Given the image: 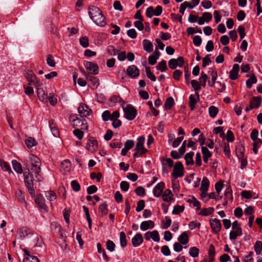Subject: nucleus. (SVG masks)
<instances>
[{
	"label": "nucleus",
	"mask_w": 262,
	"mask_h": 262,
	"mask_svg": "<svg viewBox=\"0 0 262 262\" xmlns=\"http://www.w3.org/2000/svg\"><path fill=\"white\" fill-rule=\"evenodd\" d=\"M23 162L28 170L24 172L25 183L30 193L33 194L34 193L33 181L39 182L42 180L40 170L41 161L35 155L30 154L28 158L24 160Z\"/></svg>",
	"instance_id": "f257e3e1"
},
{
	"label": "nucleus",
	"mask_w": 262,
	"mask_h": 262,
	"mask_svg": "<svg viewBox=\"0 0 262 262\" xmlns=\"http://www.w3.org/2000/svg\"><path fill=\"white\" fill-rule=\"evenodd\" d=\"M89 14L91 19L99 26L105 25V18L100 9L97 7L91 6L89 7Z\"/></svg>",
	"instance_id": "f03ea898"
},
{
	"label": "nucleus",
	"mask_w": 262,
	"mask_h": 262,
	"mask_svg": "<svg viewBox=\"0 0 262 262\" xmlns=\"http://www.w3.org/2000/svg\"><path fill=\"white\" fill-rule=\"evenodd\" d=\"M71 120L72 122V125L74 128L77 127H80V128L82 129H87L88 128V126L86 123V120L85 119H80L77 118L76 116L75 117L71 116Z\"/></svg>",
	"instance_id": "7ed1b4c3"
},
{
	"label": "nucleus",
	"mask_w": 262,
	"mask_h": 262,
	"mask_svg": "<svg viewBox=\"0 0 262 262\" xmlns=\"http://www.w3.org/2000/svg\"><path fill=\"white\" fill-rule=\"evenodd\" d=\"M184 64V60L182 56H179L177 59H171L168 61V66L171 69H175L178 66L182 67Z\"/></svg>",
	"instance_id": "20e7f679"
},
{
	"label": "nucleus",
	"mask_w": 262,
	"mask_h": 262,
	"mask_svg": "<svg viewBox=\"0 0 262 262\" xmlns=\"http://www.w3.org/2000/svg\"><path fill=\"white\" fill-rule=\"evenodd\" d=\"M184 166L181 162H178L175 164L173 168L172 176L175 178L181 177L183 176Z\"/></svg>",
	"instance_id": "39448f33"
},
{
	"label": "nucleus",
	"mask_w": 262,
	"mask_h": 262,
	"mask_svg": "<svg viewBox=\"0 0 262 262\" xmlns=\"http://www.w3.org/2000/svg\"><path fill=\"white\" fill-rule=\"evenodd\" d=\"M83 75L85 76L88 81L91 83V87L93 89L98 88L99 85V80L96 77L86 73L83 70L81 71Z\"/></svg>",
	"instance_id": "423d86ee"
},
{
	"label": "nucleus",
	"mask_w": 262,
	"mask_h": 262,
	"mask_svg": "<svg viewBox=\"0 0 262 262\" xmlns=\"http://www.w3.org/2000/svg\"><path fill=\"white\" fill-rule=\"evenodd\" d=\"M17 233L20 239H23L26 237L29 236V235H33L34 234L31 229H29L27 227H23L17 231Z\"/></svg>",
	"instance_id": "0eeeda50"
},
{
	"label": "nucleus",
	"mask_w": 262,
	"mask_h": 262,
	"mask_svg": "<svg viewBox=\"0 0 262 262\" xmlns=\"http://www.w3.org/2000/svg\"><path fill=\"white\" fill-rule=\"evenodd\" d=\"M210 226L214 233H218L220 232L222 225L220 221L217 219H211L209 221Z\"/></svg>",
	"instance_id": "6e6552de"
},
{
	"label": "nucleus",
	"mask_w": 262,
	"mask_h": 262,
	"mask_svg": "<svg viewBox=\"0 0 262 262\" xmlns=\"http://www.w3.org/2000/svg\"><path fill=\"white\" fill-rule=\"evenodd\" d=\"M84 67L93 74L97 75L99 73L98 66L97 64L90 61L84 62Z\"/></svg>",
	"instance_id": "1a4fd4ad"
},
{
	"label": "nucleus",
	"mask_w": 262,
	"mask_h": 262,
	"mask_svg": "<svg viewBox=\"0 0 262 262\" xmlns=\"http://www.w3.org/2000/svg\"><path fill=\"white\" fill-rule=\"evenodd\" d=\"M189 105L190 110L193 111L195 107V105L200 100V96L198 92H195L194 94H191L189 96Z\"/></svg>",
	"instance_id": "9d476101"
},
{
	"label": "nucleus",
	"mask_w": 262,
	"mask_h": 262,
	"mask_svg": "<svg viewBox=\"0 0 262 262\" xmlns=\"http://www.w3.org/2000/svg\"><path fill=\"white\" fill-rule=\"evenodd\" d=\"M78 113L82 118L90 116L91 110L84 103H81L78 108Z\"/></svg>",
	"instance_id": "9b49d317"
},
{
	"label": "nucleus",
	"mask_w": 262,
	"mask_h": 262,
	"mask_svg": "<svg viewBox=\"0 0 262 262\" xmlns=\"http://www.w3.org/2000/svg\"><path fill=\"white\" fill-rule=\"evenodd\" d=\"M35 201L40 209H43L46 211H48V207L45 204V199L41 194L37 195Z\"/></svg>",
	"instance_id": "f8f14e48"
},
{
	"label": "nucleus",
	"mask_w": 262,
	"mask_h": 262,
	"mask_svg": "<svg viewBox=\"0 0 262 262\" xmlns=\"http://www.w3.org/2000/svg\"><path fill=\"white\" fill-rule=\"evenodd\" d=\"M124 112V117L129 120H131V104L123 102L121 104Z\"/></svg>",
	"instance_id": "ddd939ff"
},
{
	"label": "nucleus",
	"mask_w": 262,
	"mask_h": 262,
	"mask_svg": "<svg viewBox=\"0 0 262 262\" xmlns=\"http://www.w3.org/2000/svg\"><path fill=\"white\" fill-rule=\"evenodd\" d=\"M86 147L91 152L96 151L98 148L97 141L94 138H90L88 140Z\"/></svg>",
	"instance_id": "4468645a"
},
{
	"label": "nucleus",
	"mask_w": 262,
	"mask_h": 262,
	"mask_svg": "<svg viewBox=\"0 0 262 262\" xmlns=\"http://www.w3.org/2000/svg\"><path fill=\"white\" fill-rule=\"evenodd\" d=\"M239 66L237 63L233 64L232 69L229 72V77L232 80H236L238 78Z\"/></svg>",
	"instance_id": "2eb2a0df"
},
{
	"label": "nucleus",
	"mask_w": 262,
	"mask_h": 262,
	"mask_svg": "<svg viewBox=\"0 0 262 262\" xmlns=\"http://www.w3.org/2000/svg\"><path fill=\"white\" fill-rule=\"evenodd\" d=\"M26 77L30 84L37 86L38 81L36 76L32 71H28L26 74Z\"/></svg>",
	"instance_id": "dca6fc26"
},
{
	"label": "nucleus",
	"mask_w": 262,
	"mask_h": 262,
	"mask_svg": "<svg viewBox=\"0 0 262 262\" xmlns=\"http://www.w3.org/2000/svg\"><path fill=\"white\" fill-rule=\"evenodd\" d=\"M164 183L163 182H160L157 184L153 189V194L156 197H159L163 192L164 188Z\"/></svg>",
	"instance_id": "f3484780"
},
{
	"label": "nucleus",
	"mask_w": 262,
	"mask_h": 262,
	"mask_svg": "<svg viewBox=\"0 0 262 262\" xmlns=\"http://www.w3.org/2000/svg\"><path fill=\"white\" fill-rule=\"evenodd\" d=\"M23 251L24 252L27 257L24 258L23 262H40L39 259L35 256L31 255L30 252L26 249H23Z\"/></svg>",
	"instance_id": "a211bd4d"
},
{
	"label": "nucleus",
	"mask_w": 262,
	"mask_h": 262,
	"mask_svg": "<svg viewBox=\"0 0 262 262\" xmlns=\"http://www.w3.org/2000/svg\"><path fill=\"white\" fill-rule=\"evenodd\" d=\"M143 49L148 53L152 52L154 50V45L152 42L148 39H144L142 41Z\"/></svg>",
	"instance_id": "6ab92c4d"
},
{
	"label": "nucleus",
	"mask_w": 262,
	"mask_h": 262,
	"mask_svg": "<svg viewBox=\"0 0 262 262\" xmlns=\"http://www.w3.org/2000/svg\"><path fill=\"white\" fill-rule=\"evenodd\" d=\"M37 96L39 100L42 102H47L48 94L41 88H37Z\"/></svg>",
	"instance_id": "aec40b11"
},
{
	"label": "nucleus",
	"mask_w": 262,
	"mask_h": 262,
	"mask_svg": "<svg viewBox=\"0 0 262 262\" xmlns=\"http://www.w3.org/2000/svg\"><path fill=\"white\" fill-rule=\"evenodd\" d=\"M71 163L69 160L63 161L60 165V170L64 172H69L71 169Z\"/></svg>",
	"instance_id": "412c9836"
},
{
	"label": "nucleus",
	"mask_w": 262,
	"mask_h": 262,
	"mask_svg": "<svg viewBox=\"0 0 262 262\" xmlns=\"http://www.w3.org/2000/svg\"><path fill=\"white\" fill-rule=\"evenodd\" d=\"M154 227V223L152 221H144L141 223L140 228L142 230L145 231L149 228H152Z\"/></svg>",
	"instance_id": "4be33fe9"
},
{
	"label": "nucleus",
	"mask_w": 262,
	"mask_h": 262,
	"mask_svg": "<svg viewBox=\"0 0 262 262\" xmlns=\"http://www.w3.org/2000/svg\"><path fill=\"white\" fill-rule=\"evenodd\" d=\"M46 198L50 202L51 206H52V202L57 199V195L55 192L53 190L46 191L45 193Z\"/></svg>",
	"instance_id": "5701e85b"
},
{
	"label": "nucleus",
	"mask_w": 262,
	"mask_h": 262,
	"mask_svg": "<svg viewBox=\"0 0 262 262\" xmlns=\"http://www.w3.org/2000/svg\"><path fill=\"white\" fill-rule=\"evenodd\" d=\"M143 242V237L140 233L137 234L132 238V244L134 247L139 246Z\"/></svg>",
	"instance_id": "b1692460"
},
{
	"label": "nucleus",
	"mask_w": 262,
	"mask_h": 262,
	"mask_svg": "<svg viewBox=\"0 0 262 262\" xmlns=\"http://www.w3.org/2000/svg\"><path fill=\"white\" fill-rule=\"evenodd\" d=\"M235 231H231L229 233V238L231 240L235 239L238 236L242 235V228H238L234 229Z\"/></svg>",
	"instance_id": "393cba45"
},
{
	"label": "nucleus",
	"mask_w": 262,
	"mask_h": 262,
	"mask_svg": "<svg viewBox=\"0 0 262 262\" xmlns=\"http://www.w3.org/2000/svg\"><path fill=\"white\" fill-rule=\"evenodd\" d=\"M49 125L50 128L51 132H52L53 135L54 137H58L59 136V133L56 124L54 123V122L52 120H49Z\"/></svg>",
	"instance_id": "a878e982"
},
{
	"label": "nucleus",
	"mask_w": 262,
	"mask_h": 262,
	"mask_svg": "<svg viewBox=\"0 0 262 262\" xmlns=\"http://www.w3.org/2000/svg\"><path fill=\"white\" fill-rule=\"evenodd\" d=\"M172 194L170 189H166L162 195V198L165 202H169L173 200Z\"/></svg>",
	"instance_id": "bb28decb"
},
{
	"label": "nucleus",
	"mask_w": 262,
	"mask_h": 262,
	"mask_svg": "<svg viewBox=\"0 0 262 262\" xmlns=\"http://www.w3.org/2000/svg\"><path fill=\"white\" fill-rule=\"evenodd\" d=\"M193 155L194 153L192 151L188 152L185 155L184 159L186 161V164L187 165H193L194 164L193 160Z\"/></svg>",
	"instance_id": "cd10ccee"
},
{
	"label": "nucleus",
	"mask_w": 262,
	"mask_h": 262,
	"mask_svg": "<svg viewBox=\"0 0 262 262\" xmlns=\"http://www.w3.org/2000/svg\"><path fill=\"white\" fill-rule=\"evenodd\" d=\"M0 166L3 170L7 171L9 174L13 173L8 163L3 160H0Z\"/></svg>",
	"instance_id": "c85d7f7f"
},
{
	"label": "nucleus",
	"mask_w": 262,
	"mask_h": 262,
	"mask_svg": "<svg viewBox=\"0 0 262 262\" xmlns=\"http://www.w3.org/2000/svg\"><path fill=\"white\" fill-rule=\"evenodd\" d=\"M209 187V181L208 178L206 177H204L203 178L201 186L200 188V190H203L204 191H207Z\"/></svg>",
	"instance_id": "c756f323"
},
{
	"label": "nucleus",
	"mask_w": 262,
	"mask_h": 262,
	"mask_svg": "<svg viewBox=\"0 0 262 262\" xmlns=\"http://www.w3.org/2000/svg\"><path fill=\"white\" fill-rule=\"evenodd\" d=\"M12 164L13 168L16 172H17L18 173H20V174L23 172L21 165L16 160H12Z\"/></svg>",
	"instance_id": "7c9ffc66"
},
{
	"label": "nucleus",
	"mask_w": 262,
	"mask_h": 262,
	"mask_svg": "<svg viewBox=\"0 0 262 262\" xmlns=\"http://www.w3.org/2000/svg\"><path fill=\"white\" fill-rule=\"evenodd\" d=\"M179 242L183 245H186L188 243V237L186 232H183L178 238Z\"/></svg>",
	"instance_id": "2f4dec72"
},
{
	"label": "nucleus",
	"mask_w": 262,
	"mask_h": 262,
	"mask_svg": "<svg viewBox=\"0 0 262 262\" xmlns=\"http://www.w3.org/2000/svg\"><path fill=\"white\" fill-rule=\"evenodd\" d=\"M126 57L129 61H131V52H128L127 56L124 51L121 52L118 54V59L120 61L124 60Z\"/></svg>",
	"instance_id": "473e14b6"
},
{
	"label": "nucleus",
	"mask_w": 262,
	"mask_h": 262,
	"mask_svg": "<svg viewBox=\"0 0 262 262\" xmlns=\"http://www.w3.org/2000/svg\"><path fill=\"white\" fill-rule=\"evenodd\" d=\"M135 153L133 154L134 158H137L140 157H142L144 154L146 153L148 151V150L146 148H142V149H139L137 148H135Z\"/></svg>",
	"instance_id": "72a5a7b5"
},
{
	"label": "nucleus",
	"mask_w": 262,
	"mask_h": 262,
	"mask_svg": "<svg viewBox=\"0 0 262 262\" xmlns=\"http://www.w3.org/2000/svg\"><path fill=\"white\" fill-rule=\"evenodd\" d=\"M257 78L254 74H253L249 79L247 80L246 82V86L248 88L250 89L253 84L256 83L257 82Z\"/></svg>",
	"instance_id": "f704fd0d"
},
{
	"label": "nucleus",
	"mask_w": 262,
	"mask_h": 262,
	"mask_svg": "<svg viewBox=\"0 0 262 262\" xmlns=\"http://www.w3.org/2000/svg\"><path fill=\"white\" fill-rule=\"evenodd\" d=\"M214 211L213 207H209L207 208H203L201 210V212L199 213V215L204 216H208L211 214Z\"/></svg>",
	"instance_id": "c9c22d12"
},
{
	"label": "nucleus",
	"mask_w": 262,
	"mask_h": 262,
	"mask_svg": "<svg viewBox=\"0 0 262 262\" xmlns=\"http://www.w3.org/2000/svg\"><path fill=\"white\" fill-rule=\"evenodd\" d=\"M145 141V138L143 136H140L138 138V142L136 143L135 148L139 149H142V148H145L144 147V143Z\"/></svg>",
	"instance_id": "e433bc0d"
},
{
	"label": "nucleus",
	"mask_w": 262,
	"mask_h": 262,
	"mask_svg": "<svg viewBox=\"0 0 262 262\" xmlns=\"http://www.w3.org/2000/svg\"><path fill=\"white\" fill-rule=\"evenodd\" d=\"M131 148V140H128L124 144V147L121 150V155L125 156L129 149Z\"/></svg>",
	"instance_id": "4c0bfd02"
},
{
	"label": "nucleus",
	"mask_w": 262,
	"mask_h": 262,
	"mask_svg": "<svg viewBox=\"0 0 262 262\" xmlns=\"http://www.w3.org/2000/svg\"><path fill=\"white\" fill-rule=\"evenodd\" d=\"M211 81H208V83L210 86L213 87V86H214V84L215 83V81L217 79V72L216 71H211Z\"/></svg>",
	"instance_id": "58836bf2"
},
{
	"label": "nucleus",
	"mask_w": 262,
	"mask_h": 262,
	"mask_svg": "<svg viewBox=\"0 0 262 262\" xmlns=\"http://www.w3.org/2000/svg\"><path fill=\"white\" fill-rule=\"evenodd\" d=\"M156 68L161 72H164L166 71L167 69L166 62L164 60H162L157 65Z\"/></svg>",
	"instance_id": "ea45409f"
},
{
	"label": "nucleus",
	"mask_w": 262,
	"mask_h": 262,
	"mask_svg": "<svg viewBox=\"0 0 262 262\" xmlns=\"http://www.w3.org/2000/svg\"><path fill=\"white\" fill-rule=\"evenodd\" d=\"M209 116L211 118H214L218 113V108L215 106L212 105L208 109Z\"/></svg>",
	"instance_id": "a19ab883"
},
{
	"label": "nucleus",
	"mask_w": 262,
	"mask_h": 262,
	"mask_svg": "<svg viewBox=\"0 0 262 262\" xmlns=\"http://www.w3.org/2000/svg\"><path fill=\"white\" fill-rule=\"evenodd\" d=\"M49 101L50 104L53 106L55 105L57 102V98L52 93H49V95H48L47 101Z\"/></svg>",
	"instance_id": "79ce46f5"
},
{
	"label": "nucleus",
	"mask_w": 262,
	"mask_h": 262,
	"mask_svg": "<svg viewBox=\"0 0 262 262\" xmlns=\"http://www.w3.org/2000/svg\"><path fill=\"white\" fill-rule=\"evenodd\" d=\"M254 247L256 254L259 255L262 251V242L260 241H256Z\"/></svg>",
	"instance_id": "37998d69"
},
{
	"label": "nucleus",
	"mask_w": 262,
	"mask_h": 262,
	"mask_svg": "<svg viewBox=\"0 0 262 262\" xmlns=\"http://www.w3.org/2000/svg\"><path fill=\"white\" fill-rule=\"evenodd\" d=\"M15 195L18 201L20 202L24 203L25 204H26L24 195L23 194V192L20 190H17L15 192Z\"/></svg>",
	"instance_id": "c03bdc74"
},
{
	"label": "nucleus",
	"mask_w": 262,
	"mask_h": 262,
	"mask_svg": "<svg viewBox=\"0 0 262 262\" xmlns=\"http://www.w3.org/2000/svg\"><path fill=\"white\" fill-rule=\"evenodd\" d=\"M215 248L214 246L211 244L209 246V251H208V256L209 258L211 259V261H214V256L215 255Z\"/></svg>",
	"instance_id": "a18cd8bd"
},
{
	"label": "nucleus",
	"mask_w": 262,
	"mask_h": 262,
	"mask_svg": "<svg viewBox=\"0 0 262 262\" xmlns=\"http://www.w3.org/2000/svg\"><path fill=\"white\" fill-rule=\"evenodd\" d=\"M199 249L196 247H191L189 249V254L192 257H196L199 255Z\"/></svg>",
	"instance_id": "49530a36"
},
{
	"label": "nucleus",
	"mask_w": 262,
	"mask_h": 262,
	"mask_svg": "<svg viewBox=\"0 0 262 262\" xmlns=\"http://www.w3.org/2000/svg\"><path fill=\"white\" fill-rule=\"evenodd\" d=\"M174 102L172 97L168 98L165 103V107L167 110H170L174 105Z\"/></svg>",
	"instance_id": "de8ad7c7"
},
{
	"label": "nucleus",
	"mask_w": 262,
	"mask_h": 262,
	"mask_svg": "<svg viewBox=\"0 0 262 262\" xmlns=\"http://www.w3.org/2000/svg\"><path fill=\"white\" fill-rule=\"evenodd\" d=\"M186 32L188 35H192L196 32L199 33L200 34L202 33V30H201V28H197L195 30L194 28L191 27H189L187 28V30H186Z\"/></svg>",
	"instance_id": "09e8293b"
},
{
	"label": "nucleus",
	"mask_w": 262,
	"mask_h": 262,
	"mask_svg": "<svg viewBox=\"0 0 262 262\" xmlns=\"http://www.w3.org/2000/svg\"><path fill=\"white\" fill-rule=\"evenodd\" d=\"M135 192L136 194L140 196H143L145 195V190L142 186H138L135 190Z\"/></svg>",
	"instance_id": "8fccbe9b"
},
{
	"label": "nucleus",
	"mask_w": 262,
	"mask_h": 262,
	"mask_svg": "<svg viewBox=\"0 0 262 262\" xmlns=\"http://www.w3.org/2000/svg\"><path fill=\"white\" fill-rule=\"evenodd\" d=\"M120 245L122 247H125L127 245L126 241V235L124 232H121L120 233Z\"/></svg>",
	"instance_id": "3c124183"
},
{
	"label": "nucleus",
	"mask_w": 262,
	"mask_h": 262,
	"mask_svg": "<svg viewBox=\"0 0 262 262\" xmlns=\"http://www.w3.org/2000/svg\"><path fill=\"white\" fill-rule=\"evenodd\" d=\"M145 72L147 77L152 81H155L156 80V76L151 73L149 67L145 68Z\"/></svg>",
	"instance_id": "603ef678"
},
{
	"label": "nucleus",
	"mask_w": 262,
	"mask_h": 262,
	"mask_svg": "<svg viewBox=\"0 0 262 262\" xmlns=\"http://www.w3.org/2000/svg\"><path fill=\"white\" fill-rule=\"evenodd\" d=\"M99 211L101 213L102 215L106 214L108 212L106 204L103 203L101 204L99 207Z\"/></svg>",
	"instance_id": "864d4df0"
},
{
	"label": "nucleus",
	"mask_w": 262,
	"mask_h": 262,
	"mask_svg": "<svg viewBox=\"0 0 262 262\" xmlns=\"http://www.w3.org/2000/svg\"><path fill=\"white\" fill-rule=\"evenodd\" d=\"M184 210V206L175 205L172 210V213L174 214H178L182 212Z\"/></svg>",
	"instance_id": "5fc2aeb1"
},
{
	"label": "nucleus",
	"mask_w": 262,
	"mask_h": 262,
	"mask_svg": "<svg viewBox=\"0 0 262 262\" xmlns=\"http://www.w3.org/2000/svg\"><path fill=\"white\" fill-rule=\"evenodd\" d=\"M201 151L203 154V157L210 158L212 156L211 152L209 150L207 147L202 146Z\"/></svg>",
	"instance_id": "6e6d98bb"
},
{
	"label": "nucleus",
	"mask_w": 262,
	"mask_h": 262,
	"mask_svg": "<svg viewBox=\"0 0 262 262\" xmlns=\"http://www.w3.org/2000/svg\"><path fill=\"white\" fill-rule=\"evenodd\" d=\"M27 146L29 148L32 147L35 145V140L33 138L29 137L25 141Z\"/></svg>",
	"instance_id": "4d7b16f0"
},
{
	"label": "nucleus",
	"mask_w": 262,
	"mask_h": 262,
	"mask_svg": "<svg viewBox=\"0 0 262 262\" xmlns=\"http://www.w3.org/2000/svg\"><path fill=\"white\" fill-rule=\"evenodd\" d=\"M191 85L192 88L195 91V92L198 91L201 89V84L196 80H192L191 81Z\"/></svg>",
	"instance_id": "13d9d810"
},
{
	"label": "nucleus",
	"mask_w": 262,
	"mask_h": 262,
	"mask_svg": "<svg viewBox=\"0 0 262 262\" xmlns=\"http://www.w3.org/2000/svg\"><path fill=\"white\" fill-rule=\"evenodd\" d=\"M207 79V75L204 73L202 72L201 74V77L200 78V83L201 85L203 87H205L206 86V80Z\"/></svg>",
	"instance_id": "bf43d9fd"
},
{
	"label": "nucleus",
	"mask_w": 262,
	"mask_h": 262,
	"mask_svg": "<svg viewBox=\"0 0 262 262\" xmlns=\"http://www.w3.org/2000/svg\"><path fill=\"white\" fill-rule=\"evenodd\" d=\"M80 44L83 48H86L89 45V39L87 37H82L80 39Z\"/></svg>",
	"instance_id": "052dcab7"
},
{
	"label": "nucleus",
	"mask_w": 262,
	"mask_h": 262,
	"mask_svg": "<svg viewBox=\"0 0 262 262\" xmlns=\"http://www.w3.org/2000/svg\"><path fill=\"white\" fill-rule=\"evenodd\" d=\"M106 249L111 252H113L115 250V244L114 243L110 240L106 242Z\"/></svg>",
	"instance_id": "680f3d73"
},
{
	"label": "nucleus",
	"mask_w": 262,
	"mask_h": 262,
	"mask_svg": "<svg viewBox=\"0 0 262 262\" xmlns=\"http://www.w3.org/2000/svg\"><path fill=\"white\" fill-rule=\"evenodd\" d=\"M71 186L72 187V189L75 191H78L80 189V185L75 180L72 181L71 183Z\"/></svg>",
	"instance_id": "e2e57ef3"
},
{
	"label": "nucleus",
	"mask_w": 262,
	"mask_h": 262,
	"mask_svg": "<svg viewBox=\"0 0 262 262\" xmlns=\"http://www.w3.org/2000/svg\"><path fill=\"white\" fill-rule=\"evenodd\" d=\"M202 41V38L199 35H195L193 38V43L195 46H200L201 45Z\"/></svg>",
	"instance_id": "0e129e2a"
},
{
	"label": "nucleus",
	"mask_w": 262,
	"mask_h": 262,
	"mask_svg": "<svg viewBox=\"0 0 262 262\" xmlns=\"http://www.w3.org/2000/svg\"><path fill=\"white\" fill-rule=\"evenodd\" d=\"M102 118L103 121H107L111 120V114L108 111H105L102 114Z\"/></svg>",
	"instance_id": "69168bd1"
},
{
	"label": "nucleus",
	"mask_w": 262,
	"mask_h": 262,
	"mask_svg": "<svg viewBox=\"0 0 262 262\" xmlns=\"http://www.w3.org/2000/svg\"><path fill=\"white\" fill-rule=\"evenodd\" d=\"M144 206H145L144 201L143 200H141L139 201L137 203V206L136 207V210L137 212H140L144 209Z\"/></svg>",
	"instance_id": "338daca9"
},
{
	"label": "nucleus",
	"mask_w": 262,
	"mask_h": 262,
	"mask_svg": "<svg viewBox=\"0 0 262 262\" xmlns=\"http://www.w3.org/2000/svg\"><path fill=\"white\" fill-rule=\"evenodd\" d=\"M146 15L149 18H151L155 15L154 9L152 6L149 7L146 9Z\"/></svg>",
	"instance_id": "774afa93"
}]
</instances>
